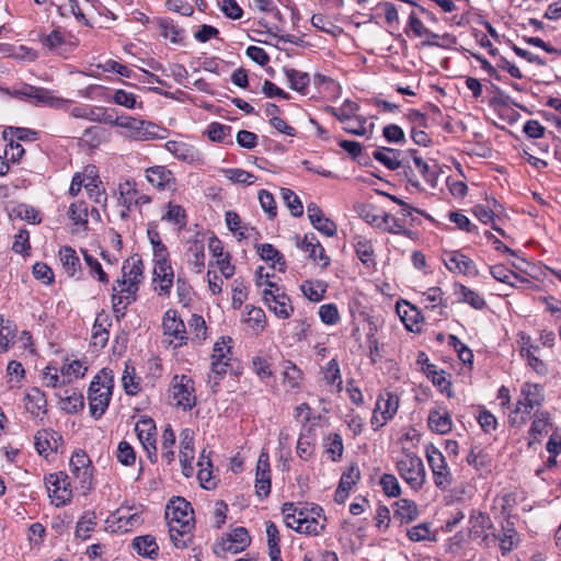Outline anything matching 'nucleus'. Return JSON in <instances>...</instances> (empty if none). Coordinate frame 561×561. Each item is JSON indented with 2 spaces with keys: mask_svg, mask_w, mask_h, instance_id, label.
<instances>
[{
  "mask_svg": "<svg viewBox=\"0 0 561 561\" xmlns=\"http://www.w3.org/2000/svg\"><path fill=\"white\" fill-rule=\"evenodd\" d=\"M282 513L286 526L299 534L317 536L324 529L327 518L319 505L286 502Z\"/></svg>",
  "mask_w": 561,
  "mask_h": 561,
  "instance_id": "obj_1",
  "label": "nucleus"
},
{
  "mask_svg": "<svg viewBox=\"0 0 561 561\" xmlns=\"http://www.w3.org/2000/svg\"><path fill=\"white\" fill-rule=\"evenodd\" d=\"M193 515L191 503L183 497L172 499L167 505L170 538L176 548L184 549L192 541Z\"/></svg>",
  "mask_w": 561,
  "mask_h": 561,
  "instance_id": "obj_2",
  "label": "nucleus"
},
{
  "mask_svg": "<svg viewBox=\"0 0 561 561\" xmlns=\"http://www.w3.org/2000/svg\"><path fill=\"white\" fill-rule=\"evenodd\" d=\"M114 388L113 371L103 368L92 379L88 389V401L90 414L93 419H101L106 412L112 399Z\"/></svg>",
  "mask_w": 561,
  "mask_h": 561,
  "instance_id": "obj_3",
  "label": "nucleus"
},
{
  "mask_svg": "<svg viewBox=\"0 0 561 561\" xmlns=\"http://www.w3.org/2000/svg\"><path fill=\"white\" fill-rule=\"evenodd\" d=\"M397 470L411 489L417 491L423 488L426 481V471L417 455L404 450L402 458L397 461Z\"/></svg>",
  "mask_w": 561,
  "mask_h": 561,
  "instance_id": "obj_4",
  "label": "nucleus"
},
{
  "mask_svg": "<svg viewBox=\"0 0 561 561\" xmlns=\"http://www.w3.org/2000/svg\"><path fill=\"white\" fill-rule=\"evenodd\" d=\"M425 454L435 486L442 491L448 490L453 484V474L445 456L433 444L425 447Z\"/></svg>",
  "mask_w": 561,
  "mask_h": 561,
  "instance_id": "obj_5",
  "label": "nucleus"
},
{
  "mask_svg": "<svg viewBox=\"0 0 561 561\" xmlns=\"http://www.w3.org/2000/svg\"><path fill=\"white\" fill-rule=\"evenodd\" d=\"M169 392L174 404L184 411H190L196 405L194 380L186 375H174Z\"/></svg>",
  "mask_w": 561,
  "mask_h": 561,
  "instance_id": "obj_6",
  "label": "nucleus"
},
{
  "mask_svg": "<svg viewBox=\"0 0 561 561\" xmlns=\"http://www.w3.org/2000/svg\"><path fill=\"white\" fill-rule=\"evenodd\" d=\"M520 393L523 399L518 401L514 414L522 412L528 415L536 407L541 405L545 400L543 389L538 383L525 382L522 386ZM510 422L512 425L524 424L526 423V419L522 416L520 421H518L516 415H511Z\"/></svg>",
  "mask_w": 561,
  "mask_h": 561,
  "instance_id": "obj_7",
  "label": "nucleus"
},
{
  "mask_svg": "<svg viewBox=\"0 0 561 561\" xmlns=\"http://www.w3.org/2000/svg\"><path fill=\"white\" fill-rule=\"evenodd\" d=\"M266 286L262 291L265 305L279 319H288L294 312L290 298L275 283L266 282Z\"/></svg>",
  "mask_w": 561,
  "mask_h": 561,
  "instance_id": "obj_8",
  "label": "nucleus"
},
{
  "mask_svg": "<svg viewBox=\"0 0 561 561\" xmlns=\"http://www.w3.org/2000/svg\"><path fill=\"white\" fill-rule=\"evenodd\" d=\"M45 484L51 502L56 506H64L70 502L72 492L69 489V477L64 472L50 473L45 478Z\"/></svg>",
  "mask_w": 561,
  "mask_h": 561,
  "instance_id": "obj_9",
  "label": "nucleus"
},
{
  "mask_svg": "<svg viewBox=\"0 0 561 561\" xmlns=\"http://www.w3.org/2000/svg\"><path fill=\"white\" fill-rule=\"evenodd\" d=\"M163 334L173 337L170 344H173L174 348L181 347L187 343V333L185 324L181 318L178 317L175 310H168L162 320Z\"/></svg>",
  "mask_w": 561,
  "mask_h": 561,
  "instance_id": "obj_10",
  "label": "nucleus"
},
{
  "mask_svg": "<svg viewBox=\"0 0 561 561\" xmlns=\"http://www.w3.org/2000/svg\"><path fill=\"white\" fill-rule=\"evenodd\" d=\"M70 468L81 489L89 490L92 481V467L89 456L83 450L75 451L70 459Z\"/></svg>",
  "mask_w": 561,
  "mask_h": 561,
  "instance_id": "obj_11",
  "label": "nucleus"
},
{
  "mask_svg": "<svg viewBox=\"0 0 561 561\" xmlns=\"http://www.w3.org/2000/svg\"><path fill=\"white\" fill-rule=\"evenodd\" d=\"M255 492L260 499H266L271 493V468L267 451L262 450L255 472Z\"/></svg>",
  "mask_w": 561,
  "mask_h": 561,
  "instance_id": "obj_12",
  "label": "nucleus"
},
{
  "mask_svg": "<svg viewBox=\"0 0 561 561\" xmlns=\"http://www.w3.org/2000/svg\"><path fill=\"white\" fill-rule=\"evenodd\" d=\"M251 542L249 531L244 527H237L228 538L215 547V553L221 552L239 553L243 551Z\"/></svg>",
  "mask_w": 561,
  "mask_h": 561,
  "instance_id": "obj_13",
  "label": "nucleus"
},
{
  "mask_svg": "<svg viewBox=\"0 0 561 561\" xmlns=\"http://www.w3.org/2000/svg\"><path fill=\"white\" fill-rule=\"evenodd\" d=\"M181 449H180V462L182 466V472L185 477H191L193 473L192 462L194 460V432L190 428H185L181 432Z\"/></svg>",
  "mask_w": 561,
  "mask_h": 561,
  "instance_id": "obj_14",
  "label": "nucleus"
},
{
  "mask_svg": "<svg viewBox=\"0 0 561 561\" xmlns=\"http://www.w3.org/2000/svg\"><path fill=\"white\" fill-rule=\"evenodd\" d=\"M396 309L408 331L416 333L422 331L423 316L415 306L403 300L402 302H397Z\"/></svg>",
  "mask_w": 561,
  "mask_h": 561,
  "instance_id": "obj_15",
  "label": "nucleus"
},
{
  "mask_svg": "<svg viewBox=\"0 0 561 561\" xmlns=\"http://www.w3.org/2000/svg\"><path fill=\"white\" fill-rule=\"evenodd\" d=\"M147 181L161 191H174L176 181L173 173L163 165H156L146 170Z\"/></svg>",
  "mask_w": 561,
  "mask_h": 561,
  "instance_id": "obj_16",
  "label": "nucleus"
},
{
  "mask_svg": "<svg viewBox=\"0 0 561 561\" xmlns=\"http://www.w3.org/2000/svg\"><path fill=\"white\" fill-rule=\"evenodd\" d=\"M61 444V435L53 430L38 431L35 435V448L37 453L45 458L51 453H57Z\"/></svg>",
  "mask_w": 561,
  "mask_h": 561,
  "instance_id": "obj_17",
  "label": "nucleus"
},
{
  "mask_svg": "<svg viewBox=\"0 0 561 561\" xmlns=\"http://www.w3.org/2000/svg\"><path fill=\"white\" fill-rule=\"evenodd\" d=\"M444 264L453 273L478 275L474 262L459 251L446 253Z\"/></svg>",
  "mask_w": 561,
  "mask_h": 561,
  "instance_id": "obj_18",
  "label": "nucleus"
},
{
  "mask_svg": "<svg viewBox=\"0 0 561 561\" xmlns=\"http://www.w3.org/2000/svg\"><path fill=\"white\" fill-rule=\"evenodd\" d=\"M173 278L174 272L171 266V263L154 265L153 282L158 283V286L154 287V290L160 296L170 295L171 288L173 286Z\"/></svg>",
  "mask_w": 561,
  "mask_h": 561,
  "instance_id": "obj_19",
  "label": "nucleus"
},
{
  "mask_svg": "<svg viewBox=\"0 0 561 561\" xmlns=\"http://www.w3.org/2000/svg\"><path fill=\"white\" fill-rule=\"evenodd\" d=\"M401 150L389 147H379L373 152L374 159L391 171L404 165V159H401Z\"/></svg>",
  "mask_w": 561,
  "mask_h": 561,
  "instance_id": "obj_20",
  "label": "nucleus"
},
{
  "mask_svg": "<svg viewBox=\"0 0 561 561\" xmlns=\"http://www.w3.org/2000/svg\"><path fill=\"white\" fill-rule=\"evenodd\" d=\"M122 272L123 278L116 280L117 286H125L129 282H136V284H139L144 273V263L141 259L131 257L130 260L125 261Z\"/></svg>",
  "mask_w": 561,
  "mask_h": 561,
  "instance_id": "obj_21",
  "label": "nucleus"
},
{
  "mask_svg": "<svg viewBox=\"0 0 561 561\" xmlns=\"http://www.w3.org/2000/svg\"><path fill=\"white\" fill-rule=\"evenodd\" d=\"M419 510L413 501L401 499L393 503V518L400 524H407L416 519Z\"/></svg>",
  "mask_w": 561,
  "mask_h": 561,
  "instance_id": "obj_22",
  "label": "nucleus"
},
{
  "mask_svg": "<svg viewBox=\"0 0 561 561\" xmlns=\"http://www.w3.org/2000/svg\"><path fill=\"white\" fill-rule=\"evenodd\" d=\"M413 157V163L417 171L422 174V176L425 179V181L432 186H437L438 181V174H439V167L438 164L434 163L430 165L426 161H424L421 157L416 156V150L410 149L408 151Z\"/></svg>",
  "mask_w": 561,
  "mask_h": 561,
  "instance_id": "obj_23",
  "label": "nucleus"
},
{
  "mask_svg": "<svg viewBox=\"0 0 561 561\" xmlns=\"http://www.w3.org/2000/svg\"><path fill=\"white\" fill-rule=\"evenodd\" d=\"M398 408V396L390 392H385L378 397L375 409H377V412H380V415L383 416V422H388L394 416Z\"/></svg>",
  "mask_w": 561,
  "mask_h": 561,
  "instance_id": "obj_24",
  "label": "nucleus"
},
{
  "mask_svg": "<svg viewBox=\"0 0 561 561\" xmlns=\"http://www.w3.org/2000/svg\"><path fill=\"white\" fill-rule=\"evenodd\" d=\"M135 431L142 447L152 446V443H156V424L151 417L141 416L136 423Z\"/></svg>",
  "mask_w": 561,
  "mask_h": 561,
  "instance_id": "obj_25",
  "label": "nucleus"
},
{
  "mask_svg": "<svg viewBox=\"0 0 561 561\" xmlns=\"http://www.w3.org/2000/svg\"><path fill=\"white\" fill-rule=\"evenodd\" d=\"M47 400L45 393L38 388H33L25 396V409L33 416H38L46 412Z\"/></svg>",
  "mask_w": 561,
  "mask_h": 561,
  "instance_id": "obj_26",
  "label": "nucleus"
},
{
  "mask_svg": "<svg viewBox=\"0 0 561 561\" xmlns=\"http://www.w3.org/2000/svg\"><path fill=\"white\" fill-rule=\"evenodd\" d=\"M428 427L438 433L447 434L451 431L453 422L447 411L440 412L439 410H433L428 414Z\"/></svg>",
  "mask_w": 561,
  "mask_h": 561,
  "instance_id": "obj_27",
  "label": "nucleus"
},
{
  "mask_svg": "<svg viewBox=\"0 0 561 561\" xmlns=\"http://www.w3.org/2000/svg\"><path fill=\"white\" fill-rule=\"evenodd\" d=\"M550 426V423H549V413L548 412H537L535 414V419L530 425V428L528 431V434H529V442H528V446L529 447H533V445L535 443H539L540 439L539 437L543 434V433H548V427Z\"/></svg>",
  "mask_w": 561,
  "mask_h": 561,
  "instance_id": "obj_28",
  "label": "nucleus"
},
{
  "mask_svg": "<svg viewBox=\"0 0 561 561\" xmlns=\"http://www.w3.org/2000/svg\"><path fill=\"white\" fill-rule=\"evenodd\" d=\"M31 92V99L35 105H48L59 107L66 101L61 98H57L51 95V92L48 89L34 87L32 89H26Z\"/></svg>",
  "mask_w": 561,
  "mask_h": 561,
  "instance_id": "obj_29",
  "label": "nucleus"
},
{
  "mask_svg": "<svg viewBox=\"0 0 561 561\" xmlns=\"http://www.w3.org/2000/svg\"><path fill=\"white\" fill-rule=\"evenodd\" d=\"M59 260L62 264L65 272L70 277H73L77 274V272L80 271L81 268L79 256L77 255L76 251L69 245L60 248Z\"/></svg>",
  "mask_w": 561,
  "mask_h": 561,
  "instance_id": "obj_30",
  "label": "nucleus"
},
{
  "mask_svg": "<svg viewBox=\"0 0 561 561\" xmlns=\"http://www.w3.org/2000/svg\"><path fill=\"white\" fill-rule=\"evenodd\" d=\"M133 547L142 557L154 559L158 556V543L151 535L136 537L133 540Z\"/></svg>",
  "mask_w": 561,
  "mask_h": 561,
  "instance_id": "obj_31",
  "label": "nucleus"
},
{
  "mask_svg": "<svg viewBox=\"0 0 561 561\" xmlns=\"http://www.w3.org/2000/svg\"><path fill=\"white\" fill-rule=\"evenodd\" d=\"M137 129H135L134 134L131 135L137 140H149V139H157V138H163L162 135H160V131H164L161 127L158 125L146 122V121H138V126H136Z\"/></svg>",
  "mask_w": 561,
  "mask_h": 561,
  "instance_id": "obj_32",
  "label": "nucleus"
},
{
  "mask_svg": "<svg viewBox=\"0 0 561 561\" xmlns=\"http://www.w3.org/2000/svg\"><path fill=\"white\" fill-rule=\"evenodd\" d=\"M327 287V284L322 280H305L301 284L300 289L307 299L318 302L323 299Z\"/></svg>",
  "mask_w": 561,
  "mask_h": 561,
  "instance_id": "obj_33",
  "label": "nucleus"
},
{
  "mask_svg": "<svg viewBox=\"0 0 561 561\" xmlns=\"http://www.w3.org/2000/svg\"><path fill=\"white\" fill-rule=\"evenodd\" d=\"M245 317L244 322L255 332L259 333L263 331L266 322V317L264 311L254 306L247 305L245 306Z\"/></svg>",
  "mask_w": 561,
  "mask_h": 561,
  "instance_id": "obj_34",
  "label": "nucleus"
},
{
  "mask_svg": "<svg viewBox=\"0 0 561 561\" xmlns=\"http://www.w3.org/2000/svg\"><path fill=\"white\" fill-rule=\"evenodd\" d=\"M285 75L289 82L290 89L298 91L300 93H305V90L308 88L310 83L309 73L293 68H286Z\"/></svg>",
  "mask_w": 561,
  "mask_h": 561,
  "instance_id": "obj_35",
  "label": "nucleus"
},
{
  "mask_svg": "<svg viewBox=\"0 0 561 561\" xmlns=\"http://www.w3.org/2000/svg\"><path fill=\"white\" fill-rule=\"evenodd\" d=\"M44 47L48 48L51 51H55L58 55H62L68 51L66 39L60 32V30H53L48 35H46L42 41Z\"/></svg>",
  "mask_w": 561,
  "mask_h": 561,
  "instance_id": "obj_36",
  "label": "nucleus"
},
{
  "mask_svg": "<svg viewBox=\"0 0 561 561\" xmlns=\"http://www.w3.org/2000/svg\"><path fill=\"white\" fill-rule=\"evenodd\" d=\"M470 523L471 528L468 536L472 539L482 537L484 529L493 526L490 517L482 512L473 513L470 518Z\"/></svg>",
  "mask_w": 561,
  "mask_h": 561,
  "instance_id": "obj_37",
  "label": "nucleus"
},
{
  "mask_svg": "<svg viewBox=\"0 0 561 561\" xmlns=\"http://www.w3.org/2000/svg\"><path fill=\"white\" fill-rule=\"evenodd\" d=\"M467 462L476 470L489 469L491 466V457L482 448L471 447L467 456Z\"/></svg>",
  "mask_w": 561,
  "mask_h": 561,
  "instance_id": "obj_38",
  "label": "nucleus"
},
{
  "mask_svg": "<svg viewBox=\"0 0 561 561\" xmlns=\"http://www.w3.org/2000/svg\"><path fill=\"white\" fill-rule=\"evenodd\" d=\"M456 294L459 297V301L469 304L472 308L481 310L485 307L486 302L484 298L478 293L469 289L465 285H459Z\"/></svg>",
  "mask_w": 561,
  "mask_h": 561,
  "instance_id": "obj_39",
  "label": "nucleus"
},
{
  "mask_svg": "<svg viewBox=\"0 0 561 561\" xmlns=\"http://www.w3.org/2000/svg\"><path fill=\"white\" fill-rule=\"evenodd\" d=\"M165 148L182 161L192 162L194 160L195 150L184 142L170 140L165 144Z\"/></svg>",
  "mask_w": 561,
  "mask_h": 561,
  "instance_id": "obj_40",
  "label": "nucleus"
},
{
  "mask_svg": "<svg viewBox=\"0 0 561 561\" xmlns=\"http://www.w3.org/2000/svg\"><path fill=\"white\" fill-rule=\"evenodd\" d=\"M355 252L357 257L366 267L375 266L376 262L374 259V248L370 241L359 239L355 243Z\"/></svg>",
  "mask_w": 561,
  "mask_h": 561,
  "instance_id": "obj_41",
  "label": "nucleus"
},
{
  "mask_svg": "<svg viewBox=\"0 0 561 561\" xmlns=\"http://www.w3.org/2000/svg\"><path fill=\"white\" fill-rule=\"evenodd\" d=\"M284 382L291 389H298L302 380V371L290 360L283 364Z\"/></svg>",
  "mask_w": 561,
  "mask_h": 561,
  "instance_id": "obj_42",
  "label": "nucleus"
},
{
  "mask_svg": "<svg viewBox=\"0 0 561 561\" xmlns=\"http://www.w3.org/2000/svg\"><path fill=\"white\" fill-rule=\"evenodd\" d=\"M96 525V516L94 512L84 513L78 520L76 526V536L85 540L90 537V533Z\"/></svg>",
  "mask_w": 561,
  "mask_h": 561,
  "instance_id": "obj_43",
  "label": "nucleus"
},
{
  "mask_svg": "<svg viewBox=\"0 0 561 561\" xmlns=\"http://www.w3.org/2000/svg\"><path fill=\"white\" fill-rule=\"evenodd\" d=\"M280 196L294 217H300L302 215L304 206L295 192L290 188L283 187L280 188Z\"/></svg>",
  "mask_w": 561,
  "mask_h": 561,
  "instance_id": "obj_44",
  "label": "nucleus"
},
{
  "mask_svg": "<svg viewBox=\"0 0 561 561\" xmlns=\"http://www.w3.org/2000/svg\"><path fill=\"white\" fill-rule=\"evenodd\" d=\"M175 443V434L169 425L162 434L161 442V456L165 460L167 465H170L174 460V451L172 449Z\"/></svg>",
  "mask_w": 561,
  "mask_h": 561,
  "instance_id": "obj_45",
  "label": "nucleus"
},
{
  "mask_svg": "<svg viewBox=\"0 0 561 561\" xmlns=\"http://www.w3.org/2000/svg\"><path fill=\"white\" fill-rule=\"evenodd\" d=\"M15 138L19 141H35L38 138L36 130L24 128V127H8L3 131V138Z\"/></svg>",
  "mask_w": 561,
  "mask_h": 561,
  "instance_id": "obj_46",
  "label": "nucleus"
},
{
  "mask_svg": "<svg viewBox=\"0 0 561 561\" xmlns=\"http://www.w3.org/2000/svg\"><path fill=\"white\" fill-rule=\"evenodd\" d=\"M69 219L77 226L87 227L88 225V207L84 202L72 203L68 210Z\"/></svg>",
  "mask_w": 561,
  "mask_h": 561,
  "instance_id": "obj_47",
  "label": "nucleus"
},
{
  "mask_svg": "<svg viewBox=\"0 0 561 561\" xmlns=\"http://www.w3.org/2000/svg\"><path fill=\"white\" fill-rule=\"evenodd\" d=\"M15 339V327L10 320L0 317V352H5Z\"/></svg>",
  "mask_w": 561,
  "mask_h": 561,
  "instance_id": "obj_48",
  "label": "nucleus"
},
{
  "mask_svg": "<svg viewBox=\"0 0 561 561\" xmlns=\"http://www.w3.org/2000/svg\"><path fill=\"white\" fill-rule=\"evenodd\" d=\"M324 380L328 385H336L337 391L342 390V377L340 366L336 359H331L324 368Z\"/></svg>",
  "mask_w": 561,
  "mask_h": 561,
  "instance_id": "obj_49",
  "label": "nucleus"
},
{
  "mask_svg": "<svg viewBox=\"0 0 561 561\" xmlns=\"http://www.w3.org/2000/svg\"><path fill=\"white\" fill-rule=\"evenodd\" d=\"M224 173L227 179L232 181L233 183L251 185L255 182L256 176L251 172H248L243 169L232 168L224 170Z\"/></svg>",
  "mask_w": 561,
  "mask_h": 561,
  "instance_id": "obj_50",
  "label": "nucleus"
},
{
  "mask_svg": "<svg viewBox=\"0 0 561 561\" xmlns=\"http://www.w3.org/2000/svg\"><path fill=\"white\" fill-rule=\"evenodd\" d=\"M311 24L313 27H316L324 33L331 34L333 36H336L337 34L342 33L341 27L333 24L327 16H324L323 14H320V13L312 15Z\"/></svg>",
  "mask_w": 561,
  "mask_h": 561,
  "instance_id": "obj_51",
  "label": "nucleus"
},
{
  "mask_svg": "<svg viewBox=\"0 0 561 561\" xmlns=\"http://www.w3.org/2000/svg\"><path fill=\"white\" fill-rule=\"evenodd\" d=\"M82 254H83V259H84L87 266L90 268V274L92 276H96L99 282H101V283H104V284L108 283V276L103 271L102 265L98 261V259H95L94 256L89 254L88 251H85V250H82Z\"/></svg>",
  "mask_w": 561,
  "mask_h": 561,
  "instance_id": "obj_52",
  "label": "nucleus"
},
{
  "mask_svg": "<svg viewBox=\"0 0 561 561\" xmlns=\"http://www.w3.org/2000/svg\"><path fill=\"white\" fill-rule=\"evenodd\" d=\"M380 485L383 493L389 497H397L401 494V486L394 474H382L380 478Z\"/></svg>",
  "mask_w": 561,
  "mask_h": 561,
  "instance_id": "obj_53",
  "label": "nucleus"
},
{
  "mask_svg": "<svg viewBox=\"0 0 561 561\" xmlns=\"http://www.w3.org/2000/svg\"><path fill=\"white\" fill-rule=\"evenodd\" d=\"M516 536L517 533L511 524H507V526L503 527V534L497 536V541H500V548L503 554H506L513 550Z\"/></svg>",
  "mask_w": 561,
  "mask_h": 561,
  "instance_id": "obj_54",
  "label": "nucleus"
},
{
  "mask_svg": "<svg viewBox=\"0 0 561 561\" xmlns=\"http://www.w3.org/2000/svg\"><path fill=\"white\" fill-rule=\"evenodd\" d=\"M188 328L191 333L194 335V339L198 341H203L207 336V325L204 318L199 314H192L188 320Z\"/></svg>",
  "mask_w": 561,
  "mask_h": 561,
  "instance_id": "obj_55",
  "label": "nucleus"
},
{
  "mask_svg": "<svg viewBox=\"0 0 561 561\" xmlns=\"http://www.w3.org/2000/svg\"><path fill=\"white\" fill-rule=\"evenodd\" d=\"M332 114L342 123H352L355 112L358 110V105L351 101H345L341 108H330Z\"/></svg>",
  "mask_w": 561,
  "mask_h": 561,
  "instance_id": "obj_56",
  "label": "nucleus"
},
{
  "mask_svg": "<svg viewBox=\"0 0 561 561\" xmlns=\"http://www.w3.org/2000/svg\"><path fill=\"white\" fill-rule=\"evenodd\" d=\"M163 219L168 221H172L178 225L180 228L186 226V213L185 209L181 205H173L169 203L168 211L163 216Z\"/></svg>",
  "mask_w": 561,
  "mask_h": 561,
  "instance_id": "obj_57",
  "label": "nucleus"
},
{
  "mask_svg": "<svg viewBox=\"0 0 561 561\" xmlns=\"http://www.w3.org/2000/svg\"><path fill=\"white\" fill-rule=\"evenodd\" d=\"M124 390L129 396H135L140 391L139 382L136 381L135 368L126 365L122 378Z\"/></svg>",
  "mask_w": 561,
  "mask_h": 561,
  "instance_id": "obj_58",
  "label": "nucleus"
},
{
  "mask_svg": "<svg viewBox=\"0 0 561 561\" xmlns=\"http://www.w3.org/2000/svg\"><path fill=\"white\" fill-rule=\"evenodd\" d=\"M493 89L495 91V95L490 100V104L493 106H501V107H510L515 106L523 111H526V107L515 102L510 95L504 93L499 87L493 85Z\"/></svg>",
  "mask_w": 561,
  "mask_h": 561,
  "instance_id": "obj_59",
  "label": "nucleus"
},
{
  "mask_svg": "<svg viewBox=\"0 0 561 561\" xmlns=\"http://www.w3.org/2000/svg\"><path fill=\"white\" fill-rule=\"evenodd\" d=\"M522 356L527 359L528 365L539 375H546L548 367L543 360H541L530 348H522Z\"/></svg>",
  "mask_w": 561,
  "mask_h": 561,
  "instance_id": "obj_60",
  "label": "nucleus"
},
{
  "mask_svg": "<svg viewBox=\"0 0 561 561\" xmlns=\"http://www.w3.org/2000/svg\"><path fill=\"white\" fill-rule=\"evenodd\" d=\"M319 317L325 324L333 325L340 320L337 308L334 304L322 305L319 308Z\"/></svg>",
  "mask_w": 561,
  "mask_h": 561,
  "instance_id": "obj_61",
  "label": "nucleus"
},
{
  "mask_svg": "<svg viewBox=\"0 0 561 561\" xmlns=\"http://www.w3.org/2000/svg\"><path fill=\"white\" fill-rule=\"evenodd\" d=\"M491 275L499 282L514 286L512 278L517 279L518 276L503 264H496L491 267Z\"/></svg>",
  "mask_w": 561,
  "mask_h": 561,
  "instance_id": "obj_62",
  "label": "nucleus"
},
{
  "mask_svg": "<svg viewBox=\"0 0 561 561\" xmlns=\"http://www.w3.org/2000/svg\"><path fill=\"white\" fill-rule=\"evenodd\" d=\"M231 126L222 125L219 123H211L208 126L207 135L210 140L216 142H224L225 138L230 135Z\"/></svg>",
  "mask_w": 561,
  "mask_h": 561,
  "instance_id": "obj_63",
  "label": "nucleus"
},
{
  "mask_svg": "<svg viewBox=\"0 0 561 561\" xmlns=\"http://www.w3.org/2000/svg\"><path fill=\"white\" fill-rule=\"evenodd\" d=\"M117 460L124 466H130L136 460L134 448L125 440L118 444Z\"/></svg>",
  "mask_w": 561,
  "mask_h": 561,
  "instance_id": "obj_64",
  "label": "nucleus"
}]
</instances>
